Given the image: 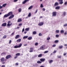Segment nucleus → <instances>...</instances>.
<instances>
[{
    "instance_id": "ddd939ff",
    "label": "nucleus",
    "mask_w": 67,
    "mask_h": 67,
    "mask_svg": "<svg viewBox=\"0 0 67 67\" xmlns=\"http://www.w3.org/2000/svg\"><path fill=\"white\" fill-rule=\"evenodd\" d=\"M33 48H30V52H33Z\"/></svg>"
},
{
    "instance_id": "1a4fd4ad",
    "label": "nucleus",
    "mask_w": 67,
    "mask_h": 67,
    "mask_svg": "<svg viewBox=\"0 0 67 67\" xmlns=\"http://www.w3.org/2000/svg\"><path fill=\"white\" fill-rule=\"evenodd\" d=\"M29 0H25L24 2L22 3L23 4H24L25 3H26L27 2L29 1Z\"/></svg>"
},
{
    "instance_id": "69168bd1",
    "label": "nucleus",
    "mask_w": 67,
    "mask_h": 67,
    "mask_svg": "<svg viewBox=\"0 0 67 67\" xmlns=\"http://www.w3.org/2000/svg\"><path fill=\"white\" fill-rule=\"evenodd\" d=\"M18 0H14V2H16V1H18Z\"/></svg>"
},
{
    "instance_id": "2eb2a0df",
    "label": "nucleus",
    "mask_w": 67,
    "mask_h": 67,
    "mask_svg": "<svg viewBox=\"0 0 67 67\" xmlns=\"http://www.w3.org/2000/svg\"><path fill=\"white\" fill-rule=\"evenodd\" d=\"M11 25H12V23L10 24L9 23L7 24V26L8 27H9V26H10Z\"/></svg>"
},
{
    "instance_id": "20e7f679",
    "label": "nucleus",
    "mask_w": 67,
    "mask_h": 67,
    "mask_svg": "<svg viewBox=\"0 0 67 67\" xmlns=\"http://www.w3.org/2000/svg\"><path fill=\"white\" fill-rule=\"evenodd\" d=\"M10 57H11V55H8L5 58L8 59H9V58H10Z\"/></svg>"
},
{
    "instance_id": "774afa93",
    "label": "nucleus",
    "mask_w": 67,
    "mask_h": 67,
    "mask_svg": "<svg viewBox=\"0 0 67 67\" xmlns=\"http://www.w3.org/2000/svg\"><path fill=\"white\" fill-rule=\"evenodd\" d=\"M67 33H66V32H65L64 33V35H67Z\"/></svg>"
},
{
    "instance_id": "9d476101",
    "label": "nucleus",
    "mask_w": 67,
    "mask_h": 67,
    "mask_svg": "<svg viewBox=\"0 0 67 67\" xmlns=\"http://www.w3.org/2000/svg\"><path fill=\"white\" fill-rule=\"evenodd\" d=\"M7 25L6 23H4L2 25V26H5Z\"/></svg>"
},
{
    "instance_id": "aec40b11",
    "label": "nucleus",
    "mask_w": 67,
    "mask_h": 67,
    "mask_svg": "<svg viewBox=\"0 0 67 67\" xmlns=\"http://www.w3.org/2000/svg\"><path fill=\"white\" fill-rule=\"evenodd\" d=\"M21 21H22V19L21 18L19 19L18 20V22H21Z\"/></svg>"
},
{
    "instance_id": "0e129e2a",
    "label": "nucleus",
    "mask_w": 67,
    "mask_h": 67,
    "mask_svg": "<svg viewBox=\"0 0 67 67\" xmlns=\"http://www.w3.org/2000/svg\"><path fill=\"white\" fill-rule=\"evenodd\" d=\"M14 32H13V33H12V34L11 35H14Z\"/></svg>"
},
{
    "instance_id": "4be33fe9",
    "label": "nucleus",
    "mask_w": 67,
    "mask_h": 67,
    "mask_svg": "<svg viewBox=\"0 0 67 67\" xmlns=\"http://www.w3.org/2000/svg\"><path fill=\"white\" fill-rule=\"evenodd\" d=\"M28 37V36H24L23 37V39H25V38H27Z\"/></svg>"
},
{
    "instance_id": "0eeeda50",
    "label": "nucleus",
    "mask_w": 67,
    "mask_h": 67,
    "mask_svg": "<svg viewBox=\"0 0 67 67\" xmlns=\"http://www.w3.org/2000/svg\"><path fill=\"white\" fill-rule=\"evenodd\" d=\"M14 17V15H12V16H10L9 18V19H12Z\"/></svg>"
},
{
    "instance_id": "7ed1b4c3",
    "label": "nucleus",
    "mask_w": 67,
    "mask_h": 67,
    "mask_svg": "<svg viewBox=\"0 0 67 67\" xmlns=\"http://www.w3.org/2000/svg\"><path fill=\"white\" fill-rule=\"evenodd\" d=\"M45 48V46H42L41 47H40V49H41L42 50H44V49Z\"/></svg>"
},
{
    "instance_id": "09e8293b",
    "label": "nucleus",
    "mask_w": 67,
    "mask_h": 67,
    "mask_svg": "<svg viewBox=\"0 0 67 67\" xmlns=\"http://www.w3.org/2000/svg\"><path fill=\"white\" fill-rule=\"evenodd\" d=\"M56 46V44H54L52 46V47H55Z\"/></svg>"
},
{
    "instance_id": "2f4dec72",
    "label": "nucleus",
    "mask_w": 67,
    "mask_h": 67,
    "mask_svg": "<svg viewBox=\"0 0 67 67\" xmlns=\"http://www.w3.org/2000/svg\"><path fill=\"white\" fill-rule=\"evenodd\" d=\"M55 32L57 33H59V30H56Z\"/></svg>"
},
{
    "instance_id": "e2e57ef3",
    "label": "nucleus",
    "mask_w": 67,
    "mask_h": 67,
    "mask_svg": "<svg viewBox=\"0 0 67 67\" xmlns=\"http://www.w3.org/2000/svg\"><path fill=\"white\" fill-rule=\"evenodd\" d=\"M43 11H44L45 10V9L44 8H43L42 9Z\"/></svg>"
},
{
    "instance_id": "423d86ee",
    "label": "nucleus",
    "mask_w": 67,
    "mask_h": 67,
    "mask_svg": "<svg viewBox=\"0 0 67 67\" xmlns=\"http://www.w3.org/2000/svg\"><path fill=\"white\" fill-rule=\"evenodd\" d=\"M1 62H3L4 61V58H2L0 59Z\"/></svg>"
},
{
    "instance_id": "79ce46f5",
    "label": "nucleus",
    "mask_w": 67,
    "mask_h": 67,
    "mask_svg": "<svg viewBox=\"0 0 67 67\" xmlns=\"http://www.w3.org/2000/svg\"><path fill=\"white\" fill-rule=\"evenodd\" d=\"M38 10L37 9V10H36L35 11V14L36 13H37V11H38Z\"/></svg>"
},
{
    "instance_id": "a211bd4d",
    "label": "nucleus",
    "mask_w": 67,
    "mask_h": 67,
    "mask_svg": "<svg viewBox=\"0 0 67 67\" xmlns=\"http://www.w3.org/2000/svg\"><path fill=\"white\" fill-rule=\"evenodd\" d=\"M16 41L17 42H20L21 41V39H19L18 40Z\"/></svg>"
},
{
    "instance_id": "6ab92c4d",
    "label": "nucleus",
    "mask_w": 67,
    "mask_h": 67,
    "mask_svg": "<svg viewBox=\"0 0 67 67\" xmlns=\"http://www.w3.org/2000/svg\"><path fill=\"white\" fill-rule=\"evenodd\" d=\"M53 62V60H50L49 61V64H52V63Z\"/></svg>"
},
{
    "instance_id": "bb28decb",
    "label": "nucleus",
    "mask_w": 67,
    "mask_h": 67,
    "mask_svg": "<svg viewBox=\"0 0 67 67\" xmlns=\"http://www.w3.org/2000/svg\"><path fill=\"white\" fill-rule=\"evenodd\" d=\"M31 15V13H29V14H28V17H30Z\"/></svg>"
},
{
    "instance_id": "3c124183",
    "label": "nucleus",
    "mask_w": 67,
    "mask_h": 67,
    "mask_svg": "<svg viewBox=\"0 0 67 67\" xmlns=\"http://www.w3.org/2000/svg\"><path fill=\"white\" fill-rule=\"evenodd\" d=\"M57 51L56 50H54V52H53V53H56V52Z\"/></svg>"
},
{
    "instance_id": "b1692460",
    "label": "nucleus",
    "mask_w": 67,
    "mask_h": 67,
    "mask_svg": "<svg viewBox=\"0 0 67 67\" xmlns=\"http://www.w3.org/2000/svg\"><path fill=\"white\" fill-rule=\"evenodd\" d=\"M59 48H60V49H62V48H63V46H60L59 47Z\"/></svg>"
},
{
    "instance_id": "a19ab883",
    "label": "nucleus",
    "mask_w": 67,
    "mask_h": 67,
    "mask_svg": "<svg viewBox=\"0 0 67 67\" xmlns=\"http://www.w3.org/2000/svg\"><path fill=\"white\" fill-rule=\"evenodd\" d=\"M41 8H43V4H41L40 5Z\"/></svg>"
},
{
    "instance_id": "f257e3e1",
    "label": "nucleus",
    "mask_w": 67,
    "mask_h": 67,
    "mask_svg": "<svg viewBox=\"0 0 67 67\" xmlns=\"http://www.w3.org/2000/svg\"><path fill=\"white\" fill-rule=\"evenodd\" d=\"M52 16H56V12H54L52 13Z\"/></svg>"
},
{
    "instance_id": "f8f14e48",
    "label": "nucleus",
    "mask_w": 67,
    "mask_h": 67,
    "mask_svg": "<svg viewBox=\"0 0 67 67\" xmlns=\"http://www.w3.org/2000/svg\"><path fill=\"white\" fill-rule=\"evenodd\" d=\"M9 16V15L8 14H5L3 16V18H7V17Z\"/></svg>"
},
{
    "instance_id": "58836bf2",
    "label": "nucleus",
    "mask_w": 67,
    "mask_h": 67,
    "mask_svg": "<svg viewBox=\"0 0 67 67\" xmlns=\"http://www.w3.org/2000/svg\"><path fill=\"white\" fill-rule=\"evenodd\" d=\"M48 52V51H44V54H46V53H47Z\"/></svg>"
},
{
    "instance_id": "c756f323",
    "label": "nucleus",
    "mask_w": 67,
    "mask_h": 67,
    "mask_svg": "<svg viewBox=\"0 0 67 67\" xmlns=\"http://www.w3.org/2000/svg\"><path fill=\"white\" fill-rule=\"evenodd\" d=\"M42 54H40L38 55V57H42Z\"/></svg>"
},
{
    "instance_id": "c9c22d12",
    "label": "nucleus",
    "mask_w": 67,
    "mask_h": 67,
    "mask_svg": "<svg viewBox=\"0 0 67 67\" xmlns=\"http://www.w3.org/2000/svg\"><path fill=\"white\" fill-rule=\"evenodd\" d=\"M54 42L55 43H58V40H55L54 41Z\"/></svg>"
},
{
    "instance_id": "7c9ffc66",
    "label": "nucleus",
    "mask_w": 67,
    "mask_h": 67,
    "mask_svg": "<svg viewBox=\"0 0 67 67\" xmlns=\"http://www.w3.org/2000/svg\"><path fill=\"white\" fill-rule=\"evenodd\" d=\"M37 63L38 64H41L42 63V62L40 61H38L37 62Z\"/></svg>"
},
{
    "instance_id": "393cba45",
    "label": "nucleus",
    "mask_w": 67,
    "mask_h": 67,
    "mask_svg": "<svg viewBox=\"0 0 67 67\" xmlns=\"http://www.w3.org/2000/svg\"><path fill=\"white\" fill-rule=\"evenodd\" d=\"M22 44L21 43H20V44L18 46V48H20V47H21L22 46Z\"/></svg>"
},
{
    "instance_id": "6e6d98bb",
    "label": "nucleus",
    "mask_w": 67,
    "mask_h": 67,
    "mask_svg": "<svg viewBox=\"0 0 67 67\" xmlns=\"http://www.w3.org/2000/svg\"><path fill=\"white\" fill-rule=\"evenodd\" d=\"M67 24H64V26H67Z\"/></svg>"
},
{
    "instance_id": "6e6552de",
    "label": "nucleus",
    "mask_w": 67,
    "mask_h": 67,
    "mask_svg": "<svg viewBox=\"0 0 67 67\" xmlns=\"http://www.w3.org/2000/svg\"><path fill=\"white\" fill-rule=\"evenodd\" d=\"M19 37H20V35H18L16 36L15 38V39H17L18 38H19Z\"/></svg>"
},
{
    "instance_id": "13d9d810",
    "label": "nucleus",
    "mask_w": 67,
    "mask_h": 67,
    "mask_svg": "<svg viewBox=\"0 0 67 67\" xmlns=\"http://www.w3.org/2000/svg\"><path fill=\"white\" fill-rule=\"evenodd\" d=\"M11 43V40H10L9 42V44H10Z\"/></svg>"
},
{
    "instance_id": "a878e982",
    "label": "nucleus",
    "mask_w": 67,
    "mask_h": 67,
    "mask_svg": "<svg viewBox=\"0 0 67 67\" xmlns=\"http://www.w3.org/2000/svg\"><path fill=\"white\" fill-rule=\"evenodd\" d=\"M20 55V53H17L15 55V56H19Z\"/></svg>"
},
{
    "instance_id": "72a5a7b5",
    "label": "nucleus",
    "mask_w": 67,
    "mask_h": 67,
    "mask_svg": "<svg viewBox=\"0 0 67 67\" xmlns=\"http://www.w3.org/2000/svg\"><path fill=\"white\" fill-rule=\"evenodd\" d=\"M14 48H19L18 46H15L14 47Z\"/></svg>"
},
{
    "instance_id": "8fccbe9b",
    "label": "nucleus",
    "mask_w": 67,
    "mask_h": 67,
    "mask_svg": "<svg viewBox=\"0 0 67 67\" xmlns=\"http://www.w3.org/2000/svg\"><path fill=\"white\" fill-rule=\"evenodd\" d=\"M56 37H59V35H56Z\"/></svg>"
},
{
    "instance_id": "9b49d317",
    "label": "nucleus",
    "mask_w": 67,
    "mask_h": 67,
    "mask_svg": "<svg viewBox=\"0 0 67 67\" xmlns=\"http://www.w3.org/2000/svg\"><path fill=\"white\" fill-rule=\"evenodd\" d=\"M59 1L60 2L59 3L60 4H63V0H59Z\"/></svg>"
},
{
    "instance_id": "473e14b6",
    "label": "nucleus",
    "mask_w": 67,
    "mask_h": 67,
    "mask_svg": "<svg viewBox=\"0 0 67 67\" xmlns=\"http://www.w3.org/2000/svg\"><path fill=\"white\" fill-rule=\"evenodd\" d=\"M60 8V7L58 6L55 7V9H59Z\"/></svg>"
},
{
    "instance_id": "4d7b16f0",
    "label": "nucleus",
    "mask_w": 67,
    "mask_h": 67,
    "mask_svg": "<svg viewBox=\"0 0 67 67\" xmlns=\"http://www.w3.org/2000/svg\"><path fill=\"white\" fill-rule=\"evenodd\" d=\"M22 25V23H20L19 24V26H21Z\"/></svg>"
},
{
    "instance_id": "c03bdc74",
    "label": "nucleus",
    "mask_w": 67,
    "mask_h": 67,
    "mask_svg": "<svg viewBox=\"0 0 67 67\" xmlns=\"http://www.w3.org/2000/svg\"><path fill=\"white\" fill-rule=\"evenodd\" d=\"M6 35H5L3 37V38H5L6 37Z\"/></svg>"
},
{
    "instance_id": "ea45409f",
    "label": "nucleus",
    "mask_w": 67,
    "mask_h": 67,
    "mask_svg": "<svg viewBox=\"0 0 67 67\" xmlns=\"http://www.w3.org/2000/svg\"><path fill=\"white\" fill-rule=\"evenodd\" d=\"M6 4H3L2 5V6H3V7H5V5H6Z\"/></svg>"
},
{
    "instance_id": "c85d7f7f",
    "label": "nucleus",
    "mask_w": 67,
    "mask_h": 67,
    "mask_svg": "<svg viewBox=\"0 0 67 67\" xmlns=\"http://www.w3.org/2000/svg\"><path fill=\"white\" fill-rule=\"evenodd\" d=\"M22 11V9L21 8H19L18 9L19 12H21Z\"/></svg>"
},
{
    "instance_id": "39448f33",
    "label": "nucleus",
    "mask_w": 67,
    "mask_h": 67,
    "mask_svg": "<svg viewBox=\"0 0 67 67\" xmlns=\"http://www.w3.org/2000/svg\"><path fill=\"white\" fill-rule=\"evenodd\" d=\"M40 60L41 62H44L45 60V59L44 58H42L40 59Z\"/></svg>"
},
{
    "instance_id": "603ef678",
    "label": "nucleus",
    "mask_w": 67,
    "mask_h": 67,
    "mask_svg": "<svg viewBox=\"0 0 67 67\" xmlns=\"http://www.w3.org/2000/svg\"><path fill=\"white\" fill-rule=\"evenodd\" d=\"M35 46H37V45H38V43H35Z\"/></svg>"
},
{
    "instance_id": "680f3d73",
    "label": "nucleus",
    "mask_w": 67,
    "mask_h": 67,
    "mask_svg": "<svg viewBox=\"0 0 67 67\" xmlns=\"http://www.w3.org/2000/svg\"><path fill=\"white\" fill-rule=\"evenodd\" d=\"M27 33V32H26V31H24V34H26V33Z\"/></svg>"
},
{
    "instance_id": "e433bc0d",
    "label": "nucleus",
    "mask_w": 67,
    "mask_h": 67,
    "mask_svg": "<svg viewBox=\"0 0 67 67\" xmlns=\"http://www.w3.org/2000/svg\"><path fill=\"white\" fill-rule=\"evenodd\" d=\"M64 32V31L63 30H62L60 31V33H63Z\"/></svg>"
},
{
    "instance_id": "864d4df0",
    "label": "nucleus",
    "mask_w": 67,
    "mask_h": 67,
    "mask_svg": "<svg viewBox=\"0 0 67 67\" xmlns=\"http://www.w3.org/2000/svg\"><path fill=\"white\" fill-rule=\"evenodd\" d=\"M19 65V63H16L15 64L16 66H18Z\"/></svg>"
},
{
    "instance_id": "338daca9",
    "label": "nucleus",
    "mask_w": 67,
    "mask_h": 67,
    "mask_svg": "<svg viewBox=\"0 0 67 67\" xmlns=\"http://www.w3.org/2000/svg\"><path fill=\"white\" fill-rule=\"evenodd\" d=\"M66 55V53H65L63 54V55L64 56H65Z\"/></svg>"
},
{
    "instance_id": "4468645a",
    "label": "nucleus",
    "mask_w": 67,
    "mask_h": 67,
    "mask_svg": "<svg viewBox=\"0 0 67 67\" xmlns=\"http://www.w3.org/2000/svg\"><path fill=\"white\" fill-rule=\"evenodd\" d=\"M12 12H10L8 13V16H9V15H12Z\"/></svg>"
},
{
    "instance_id": "5701e85b",
    "label": "nucleus",
    "mask_w": 67,
    "mask_h": 67,
    "mask_svg": "<svg viewBox=\"0 0 67 67\" xmlns=\"http://www.w3.org/2000/svg\"><path fill=\"white\" fill-rule=\"evenodd\" d=\"M32 7H33L32 5H31V6H30V7H29L28 8L29 10H30V9H32Z\"/></svg>"
},
{
    "instance_id": "412c9836",
    "label": "nucleus",
    "mask_w": 67,
    "mask_h": 67,
    "mask_svg": "<svg viewBox=\"0 0 67 67\" xmlns=\"http://www.w3.org/2000/svg\"><path fill=\"white\" fill-rule=\"evenodd\" d=\"M58 5V3L57 2H55L54 4V6H57V5Z\"/></svg>"
},
{
    "instance_id": "5fc2aeb1",
    "label": "nucleus",
    "mask_w": 67,
    "mask_h": 67,
    "mask_svg": "<svg viewBox=\"0 0 67 67\" xmlns=\"http://www.w3.org/2000/svg\"><path fill=\"white\" fill-rule=\"evenodd\" d=\"M1 67H5V65H3Z\"/></svg>"
},
{
    "instance_id": "bf43d9fd",
    "label": "nucleus",
    "mask_w": 67,
    "mask_h": 67,
    "mask_svg": "<svg viewBox=\"0 0 67 67\" xmlns=\"http://www.w3.org/2000/svg\"><path fill=\"white\" fill-rule=\"evenodd\" d=\"M2 6H1V5H0V9H2Z\"/></svg>"
},
{
    "instance_id": "4c0bfd02",
    "label": "nucleus",
    "mask_w": 67,
    "mask_h": 67,
    "mask_svg": "<svg viewBox=\"0 0 67 67\" xmlns=\"http://www.w3.org/2000/svg\"><path fill=\"white\" fill-rule=\"evenodd\" d=\"M51 39V38L50 37H48L47 38V40L48 41L49 40Z\"/></svg>"
},
{
    "instance_id": "052dcab7",
    "label": "nucleus",
    "mask_w": 67,
    "mask_h": 67,
    "mask_svg": "<svg viewBox=\"0 0 67 67\" xmlns=\"http://www.w3.org/2000/svg\"><path fill=\"white\" fill-rule=\"evenodd\" d=\"M64 4L65 5H67V2H66L65 3H64Z\"/></svg>"
},
{
    "instance_id": "dca6fc26",
    "label": "nucleus",
    "mask_w": 67,
    "mask_h": 67,
    "mask_svg": "<svg viewBox=\"0 0 67 67\" xmlns=\"http://www.w3.org/2000/svg\"><path fill=\"white\" fill-rule=\"evenodd\" d=\"M32 37H30L27 38V39L28 40H32Z\"/></svg>"
},
{
    "instance_id": "f704fd0d",
    "label": "nucleus",
    "mask_w": 67,
    "mask_h": 67,
    "mask_svg": "<svg viewBox=\"0 0 67 67\" xmlns=\"http://www.w3.org/2000/svg\"><path fill=\"white\" fill-rule=\"evenodd\" d=\"M36 34V31H35L33 32V34L34 35H35V34Z\"/></svg>"
},
{
    "instance_id": "f3484780",
    "label": "nucleus",
    "mask_w": 67,
    "mask_h": 67,
    "mask_svg": "<svg viewBox=\"0 0 67 67\" xmlns=\"http://www.w3.org/2000/svg\"><path fill=\"white\" fill-rule=\"evenodd\" d=\"M30 30V28H26L25 30L26 31H29V30Z\"/></svg>"
},
{
    "instance_id": "f03ea898",
    "label": "nucleus",
    "mask_w": 67,
    "mask_h": 67,
    "mask_svg": "<svg viewBox=\"0 0 67 67\" xmlns=\"http://www.w3.org/2000/svg\"><path fill=\"white\" fill-rule=\"evenodd\" d=\"M44 24V23L43 22H41L39 23L38 25L39 26H42Z\"/></svg>"
},
{
    "instance_id": "37998d69",
    "label": "nucleus",
    "mask_w": 67,
    "mask_h": 67,
    "mask_svg": "<svg viewBox=\"0 0 67 67\" xmlns=\"http://www.w3.org/2000/svg\"><path fill=\"white\" fill-rule=\"evenodd\" d=\"M5 53H2L1 54V55H2V56H3V55H5Z\"/></svg>"
},
{
    "instance_id": "cd10ccee",
    "label": "nucleus",
    "mask_w": 67,
    "mask_h": 67,
    "mask_svg": "<svg viewBox=\"0 0 67 67\" xmlns=\"http://www.w3.org/2000/svg\"><path fill=\"white\" fill-rule=\"evenodd\" d=\"M65 14H66V12H63V16H65Z\"/></svg>"
},
{
    "instance_id": "49530a36",
    "label": "nucleus",
    "mask_w": 67,
    "mask_h": 67,
    "mask_svg": "<svg viewBox=\"0 0 67 67\" xmlns=\"http://www.w3.org/2000/svg\"><path fill=\"white\" fill-rule=\"evenodd\" d=\"M24 31V28L22 30V32H23Z\"/></svg>"
},
{
    "instance_id": "a18cd8bd",
    "label": "nucleus",
    "mask_w": 67,
    "mask_h": 67,
    "mask_svg": "<svg viewBox=\"0 0 67 67\" xmlns=\"http://www.w3.org/2000/svg\"><path fill=\"white\" fill-rule=\"evenodd\" d=\"M41 35H42V34L41 33H40L39 34V36H41Z\"/></svg>"
},
{
    "instance_id": "de8ad7c7",
    "label": "nucleus",
    "mask_w": 67,
    "mask_h": 67,
    "mask_svg": "<svg viewBox=\"0 0 67 67\" xmlns=\"http://www.w3.org/2000/svg\"><path fill=\"white\" fill-rule=\"evenodd\" d=\"M58 57L59 58H60L61 57H62L61 56H58Z\"/></svg>"
}]
</instances>
